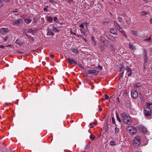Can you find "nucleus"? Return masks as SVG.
I'll return each mask as SVG.
<instances>
[{
  "instance_id": "nucleus-1",
  "label": "nucleus",
  "mask_w": 152,
  "mask_h": 152,
  "mask_svg": "<svg viewBox=\"0 0 152 152\" xmlns=\"http://www.w3.org/2000/svg\"><path fill=\"white\" fill-rule=\"evenodd\" d=\"M121 120L125 123L128 125H130L132 123V121L127 113H123L121 114Z\"/></svg>"
},
{
  "instance_id": "nucleus-2",
  "label": "nucleus",
  "mask_w": 152,
  "mask_h": 152,
  "mask_svg": "<svg viewBox=\"0 0 152 152\" xmlns=\"http://www.w3.org/2000/svg\"><path fill=\"white\" fill-rule=\"evenodd\" d=\"M141 136H136L134 137L133 140V145L134 147L137 148L141 144Z\"/></svg>"
},
{
  "instance_id": "nucleus-3",
  "label": "nucleus",
  "mask_w": 152,
  "mask_h": 152,
  "mask_svg": "<svg viewBox=\"0 0 152 152\" xmlns=\"http://www.w3.org/2000/svg\"><path fill=\"white\" fill-rule=\"evenodd\" d=\"M126 129L130 135H132L137 132V129L135 127L128 126Z\"/></svg>"
},
{
  "instance_id": "nucleus-4",
  "label": "nucleus",
  "mask_w": 152,
  "mask_h": 152,
  "mask_svg": "<svg viewBox=\"0 0 152 152\" xmlns=\"http://www.w3.org/2000/svg\"><path fill=\"white\" fill-rule=\"evenodd\" d=\"M145 114L147 116H150L151 114V110L149 107H147L145 108Z\"/></svg>"
},
{
  "instance_id": "nucleus-5",
  "label": "nucleus",
  "mask_w": 152,
  "mask_h": 152,
  "mask_svg": "<svg viewBox=\"0 0 152 152\" xmlns=\"http://www.w3.org/2000/svg\"><path fill=\"white\" fill-rule=\"evenodd\" d=\"M138 93L136 90H132L131 91V96L134 99L138 97Z\"/></svg>"
},
{
  "instance_id": "nucleus-6",
  "label": "nucleus",
  "mask_w": 152,
  "mask_h": 152,
  "mask_svg": "<svg viewBox=\"0 0 152 152\" xmlns=\"http://www.w3.org/2000/svg\"><path fill=\"white\" fill-rule=\"evenodd\" d=\"M142 84L139 82H137L134 84V86L136 90L140 89L141 90L142 88L141 86Z\"/></svg>"
},
{
  "instance_id": "nucleus-7",
  "label": "nucleus",
  "mask_w": 152,
  "mask_h": 152,
  "mask_svg": "<svg viewBox=\"0 0 152 152\" xmlns=\"http://www.w3.org/2000/svg\"><path fill=\"white\" fill-rule=\"evenodd\" d=\"M23 20L22 19L19 18L12 22V24L14 26H18L20 23H22Z\"/></svg>"
},
{
  "instance_id": "nucleus-8",
  "label": "nucleus",
  "mask_w": 152,
  "mask_h": 152,
  "mask_svg": "<svg viewBox=\"0 0 152 152\" xmlns=\"http://www.w3.org/2000/svg\"><path fill=\"white\" fill-rule=\"evenodd\" d=\"M87 72L88 74H92L94 75H97L99 72V71L96 69H88Z\"/></svg>"
},
{
  "instance_id": "nucleus-9",
  "label": "nucleus",
  "mask_w": 152,
  "mask_h": 152,
  "mask_svg": "<svg viewBox=\"0 0 152 152\" xmlns=\"http://www.w3.org/2000/svg\"><path fill=\"white\" fill-rule=\"evenodd\" d=\"M9 31L8 28H2L0 29V33L2 34L7 33Z\"/></svg>"
},
{
  "instance_id": "nucleus-10",
  "label": "nucleus",
  "mask_w": 152,
  "mask_h": 152,
  "mask_svg": "<svg viewBox=\"0 0 152 152\" xmlns=\"http://www.w3.org/2000/svg\"><path fill=\"white\" fill-rule=\"evenodd\" d=\"M147 50L146 49L144 48L143 49V51L142 52V56L144 59H147Z\"/></svg>"
},
{
  "instance_id": "nucleus-11",
  "label": "nucleus",
  "mask_w": 152,
  "mask_h": 152,
  "mask_svg": "<svg viewBox=\"0 0 152 152\" xmlns=\"http://www.w3.org/2000/svg\"><path fill=\"white\" fill-rule=\"evenodd\" d=\"M66 61L68 62L69 64H77V63L75 61H74L72 59H71L70 58H68L66 59Z\"/></svg>"
},
{
  "instance_id": "nucleus-12",
  "label": "nucleus",
  "mask_w": 152,
  "mask_h": 152,
  "mask_svg": "<svg viewBox=\"0 0 152 152\" xmlns=\"http://www.w3.org/2000/svg\"><path fill=\"white\" fill-rule=\"evenodd\" d=\"M111 33L113 34L117 35V31L113 28H111L110 30Z\"/></svg>"
},
{
  "instance_id": "nucleus-13",
  "label": "nucleus",
  "mask_w": 152,
  "mask_h": 152,
  "mask_svg": "<svg viewBox=\"0 0 152 152\" xmlns=\"http://www.w3.org/2000/svg\"><path fill=\"white\" fill-rule=\"evenodd\" d=\"M36 30L33 29L32 28H29L27 31V33H30L33 35L36 32Z\"/></svg>"
},
{
  "instance_id": "nucleus-14",
  "label": "nucleus",
  "mask_w": 152,
  "mask_h": 152,
  "mask_svg": "<svg viewBox=\"0 0 152 152\" xmlns=\"http://www.w3.org/2000/svg\"><path fill=\"white\" fill-rule=\"evenodd\" d=\"M52 30L50 29H48L47 33V35H52L53 36L54 35V34L52 31Z\"/></svg>"
},
{
  "instance_id": "nucleus-15",
  "label": "nucleus",
  "mask_w": 152,
  "mask_h": 152,
  "mask_svg": "<svg viewBox=\"0 0 152 152\" xmlns=\"http://www.w3.org/2000/svg\"><path fill=\"white\" fill-rule=\"evenodd\" d=\"M15 42L19 45H21L25 44V42H24L22 41L21 42L18 39L16 40Z\"/></svg>"
},
{
  "instance_id": "nucleus-16",
  "label": "nucleus",
  "mask_w": 152,
  "mask_h": 152,
  "mask_svg": "<svg viewBox=\"0 0 152 152\" xmlns=\"http://www.w3.org/2000/svg\"><path fill=\"white\" fill-rule=\"evenodd\" d=\"M47 18V20L50 23H52L53 20V18L51 16H47L45 17Z\"/></svg>"
},
{
  "instance_id": "nucleus-17",
  "label": "nucleus",
  "mask_w": 152,
  "mask_h": 152,
  "mask_svg": "<svg viewBox=\"0 0 152 152\" xmlns=\"http://www.w3.org/2000/svg\"><path fill=\"white\" fill-rule=\"evenodd\" d=\"M108 39L110 40L114 41L115 40V39L114 37L111 35H108L107 37Z\"/></svg>"
},
{
  "instance_id": "nucleus-18",
  "label": "nucleus",
  "mask_w": 152,
  "mask_h": 152,
  "mask_svg": "<svg viewBox=\"0 0 152 152\" xmlns=\"http://www.w3.org/2000/svg\"><path fill=\"white\" fill-rule=\"evenodd\" d=\"M125 104L126 106L130 108L131 106V103L129 101H126L125 102Z\"/></svg>"
},
{
  "instance_id": "nucleus-19",
  "label": "nucleus",
  "mask_w": 152,
  "mask_h": 152,
  "mask_svg": "<svg viewBox=\"0 0 152 152\" xmlns=\"http://www.w3.org/2000/svg\"><path fill=\"white\" fill-rule=\"evenodd\" d=\"M125 70L127 71V72H130L132 71V69H131L129 66H126L125 68Z\"/></svg>"
},
{
  "instance_id": "nucleus-20",
  "label": "nucleus",
  "mask_w": 152,
  "mask_h": 152,
  "mask_svg": "<svg viewBox=\"0 0 152 152\" xmlns=\"http://www.w3.org/2000/svg\"><path fill=\"white\" fill-rule=\"evenodd\" d=\"M32 21V19H24V21L27 24H28L30 23Z\"/></svg>"
},
{
  "instance_id": "nucleus-21",
  "label": "nucleus",
  "mask_w": 152,
  "mask_h": 152,
  "mask_svg": "<svg viewBox=\"0 0 152 152\" xmlns=\"http://www.w3.org/2000/svg\"><path fill=\"white\" fill-rule=\"evenodd\" d=\"M71 51L74 53H77L78 52V50L77 48H75L71 49Z\"/></svg>"
},
{
  "instance_id": "nucleus-22",
  "label": "nucleus",
  "mask_w": 152,
  "mask_h": 152,
  "mask_svg": "<svg viewBox=\"0 0 152 152\" xmlns=\"http://www.w3.org/2000/svg\"><path fill=\"white\" fill-rule=\"evenodd\" d=\"M52 30L54 32H58L59 31L54 26H53Z\"/></svg>"
},
{
  "instance_id": "nucleus-23",
  "label": "nucleus",
  "mask_w": 152,
  "mask_h": 152,
  "mask_svg": "<svg viewBox=\"0 0 152 152\" xmlns=\"http://www.w3.org/2000/svg\"><path fill=\"white\" fill-rule=\"evenodd\" d=\"M53 19L54 22L57 23H58V20L57 16H55L53 17Z\"/></svg>"
},
{
  "instance_id": "nucleus-24",
  "label": "nucleus",
  "mask_w": 152,
  "mask_h": 152,
  "mask_svg": "<svg viewBox=\"0 0 152 152\" xmlns=\"http://www.w3.org/2000/svg\"><path fill=\"white\" fill-rule=\"evenodd\" d=\"M119 132V129L118 128L116 127L115 129V132L114 134H116Z\"/></svg>"
},
{
  "instance_id": "nucleus-25",
  "label": "nucleus",
  "mask_w": 152,
  "mask_h": 152,
  "mask_svg": "<svg viewBox=\"0 0 152 152\" xmlns=\"http://www.w3.org/2000/svg\"><path fill=\"white\" fill-rule=\"evenodd\" d=\"M129 47L132 50H133L135 49L134 47L131 43H129Z\"/></svg>"
},
{
  "instance_id": "nucleus-26",
  "label": "nucleus",
  "mask_w": 152,
  "mask_h": 152,
  "mask_svg": "<svg viewBox=\"0 0 152 152\" xmlns=\"http://www.w3.org/2000/svg\"><path fill=\"white\" fill-rule=\"evenodd\" d=\"M110 145L112 146L115 145V142L113 140H111L110 142Z\"/></svg>"
},
{
  "instance_id": "nucleus-27",
  "label": "nucleus",
  "mask_w": 152,
  "mask_h": 152,
  "mask_svg": "<svg viewBox=\"0 0 152 152\" xmlns=\"http://www.w3.org/2000/svg\"><path fill=\"white\" fill-rule=\"evenodd\" d=\"M90 139L92 140H93L95 139V137L93 134H91L89 137Z\"/></svg>"
},
{
  "instance_id": "nucleus-28",
  "label": "nucleus",
  "mask_w": 152,
  "mask_h": 152,
  "mask_svg": "<svg viewBox=\"0 0 152 152\" xmlns=\"http://www.w3.org/2000/svg\"><path fill=\"white\" fill-rule=\"evenodd\" d=\"M114 24L115 27L116 28L117 27H119L120 25L118 24L117 22L115 21H114Z\"/></svg>"
},
{
  "instance_id": "nucleus-29",
  "label": "nucleus",
  "mask_w": 152,
  "mask_h": 152,
  "mask_svg": "<svg viewBox=\"0 0 152 152\" xmlns=\"http://www.w3.org/2000/svg\"><path fill=\"white\" fill-rule=\"evenodd\" d=\"M89 125L90 126V127L92 128L94 127V126L96 125V124L95 122H93L90 123Z\"/></svg>"
},
{
  "instance_id": "nucleus-30",
  "label": "nucleus",
  "mask_w": 152,
  "mask_h": 152,
  "mask_svg": "<svg viewBox=\"0 0 152 152\" xmlns=\"http://www.w3.org/2000/svg\"><path fill=\"white\" fill-rule=\"evenodd\" d=\"M132 34L134 36H138V34L137 31L133 30L132 31Z\"/></svg>"
},
{
  "instance_id": "nucleus-31",
  "label": "nucleus",
  "mask_w": 152,
  "mask_h": 152,
  "mask_svg": "<svg viewBox=\"0 0 152 152\" xmlns=\"http://www.w3.org/2000/svg\"><path fill=\"white\" fill-rule=\"evenodd\" d=\"M103 43L104 44V46L106 47L108 46L109 45V42L107 41H105L104 42H103Z\"/></svg>"
},
{
  "instance_id": "nucleus-32",
  "label": "nucleus",
  "mask_w": 152,
  "mask_h": 152,
  "mask_svg": "<svg viewBox=\"0 0 152 152\" xmlns=\"http://www.w3.org/2000/svg\"><path fill=\"white\" fill-rule=\"evenodd\" d=\"M100 50L101 51H103L104 50V46H100L99 47Z\"/></svg>"
},
{
  "instance_id": "nucleus-33",
  "label": "nucleus",
  "mask_w": 152,
  "mask_h": 152,
  "mask_svg": "<svg viewBox=\"0 0 152 152\" xmlns=\"http://www.w3.org/2000/svg\"><path fill=\"white\" fill-rule=\"evenodd\" d=\"M3 6V1L1 0H0V8H1Z\"/></svg>"
},
{
  "instance_id": "nucleus-34",
  "label": "nucleus",
  "mask_w": 152,
  "mask_h": 152,
  "mask_svg": "<svg viewBox=\"0 0 152 152\" xmlns=\"http://www.w3.org/2000/svg\"><path fill=\"white\" fill-rule=\"evenodd\" d=\"M120 32L122 33L123 35H124L125 37H126V34L123 30H122L120 31Z\"/></svg>"
},
{
  "instance_id": "nucleus-35",
  "label": "nucleus",
  "mask_w": 152,
  "mask_h": 152,
  "mask_svg": "<svg viewBox=\"0 0 152 152\" xmlns=\"http://www.w3.org/2000/svg\"><path fill=\"white\" fill-rule=\"evenodd\" d=\"M120 32L122 33L123 35H124L125 37H126V34L123 30H122L120 31Z\"/></svg>"
},
{
  "instance_id": "nucleus-36",
  "label": "nucleus",
  "mask_w": 152,
  "mask_h": 152,
  "mask_svg": "<svg viewBox=\"0 0 152 152\" xmlns=\"http://www.w3.org/2000/svg\"><path fill=\"white\" fill-rule=\"evenodd\" d=\"M120 32L122 33L123 35H124L125 37H126V34L123 30H122L120 31Z\"/></svg>"
},
{
  "instance_id": "nucleus-37",
  "label": "nucleus",
  "mask_w": 152,
  "mask_h": 152,
  "mask_svg": "<svg viewBox=\"0 0 152 152\" xmlns=\"http://www.w3.org/2000/svg\"><path fill=\"white\" fill-rule=\"evenodd\" d=\"M33 20L34 21V23H36V24H37V18H36L35 17H34L33 19Z\"/></svg>"
},
{
  "instance_id": "nucleus-38",
  "label": "nucleus",
  "mask_w": 152,
  "mask_h": 152,
  "mask_svg": "<svg viewBox=\"0 0 152 152\" xmlns=\"http://www.w3.org/2000/svg\"><path fill=\"white\" fill-rule=\"evenodd\" d=\"M101 39L103 43L104 42L106 41L105 39L103 37H101Z\"/></svg>"
},
{
  "instance_id": "nucleus-39",
  "label": "nucleus",
  "mask_w": 152,
  "mask_h": 152,
  "mask_svg": "<svg viewBox=\"0 0 152 152\" xmlns=\"http://www.w3.org/2000/svg\"><path fill=\"white\" fill-rule=\"evenodd\" d=\"M48 6H45L43 8V10L45 11H46L47 12H48L47 8H48Z\"/></svg>"
},
{
  "instance_id": "nucleus-40",
  "label": "nucleus",
  "mask_w": 152,
  "mask_h": 152,
  "mask_svg": "<svg viewBox=\"0 0 152 152\" xmlns=\"http://www.w3.org/2000/svg\"><path fill=\"white\" fill-rule=\"evenodd\" d=\"M116 28L120 31L122 30V28L120 26L119 27H117Z\"/></svg>"
},
{
  "instance_id": "nucleus-41",
  "label": "nucleus",
  "mask_w": 152,
  "mask_h": 152,
  "mask_svg": "<svg viewBox=\"0 0 152 152\" xmlns=\"http://www.w3.org/2000/svg\"><path fill=\"white\" fill-rule=\"evenodd\" d=\"M142 129L143 132L144 133H146L147 132V130L145 128L143 127Z\"/></svg>"
},
{
  "instance_id": "nucleus-42",
  "label": "nucleus",
  "mask_w": 152,
  "mask_h": 152,
  "mask_svg": "<svg viewBox=\"0 0 152 152\" xmlns=\"http://www.w3.org/2000/svg\"><path fill=\"white\" fill-rule=\"evenodd\" d=\"M104 96H105V99H109V97L107 96V94H105L104 95Z\"/></svg>"
},
{
  "instance_id": "nucleus-43",
  "label": "nucleus",
  "mask_w": 152,
  "mask_h": 152,
  "mask_svg": "<svg viewBox=\"0 0 152 152\" xmlns=\"http://www.w3.org/2000/svg\"><path fill=\"white\" fill-rule=\"evenodd\" d=\"M79 26L82 28H84V24H83V23H82L80 25H79Z\"/></svg>"
},
{
  "instance_id": "nucleus-44",
  "label": "nucleus",
  "mask_w": 152,
  "mask_h": 152,
  "mask_svg": "<svg viewBox=\"0 0 152 152\" xmlns=\"http://www.w3.org/2000/svg\"><path fill=\"white\" fill-rule=\"evenodd\" d=\"M112 123L113 124H115V119L114 117H112Z\"/></svg>"
},
{
  "instance_id": "nucleus-45",
  "label": "nucleus",
  "mask_w": 152,
  "mask_h": 152,
  "mask_svg": "<svg viewBox=\"0 0 152 152\" xmlns=\"http://www.w3.org/2000/svg\"><path fill=\"white\" fill-rule=\"evenodd\" d=\"M132 71L130 72H129V73L127 74L128 76L129 77V76H131L132 74Z\"/></svg>"
},
{
  "instance_id": "nucleus-46",
  "label": "nucleus",
  "mask_w": 152,
  "mask_h": 152,
  "mask_svg": "<svg viewBox=\"0 0 152 152\" xmlns=\"http://www.w3.org/2000/svg\"><path fill=\"white\" fill-rule=\"evenodd\" d=\"M117 120L119 122H121V120L118 116H117Z\"/></svg>"
},
{
  "instance_id": "nucleus-47",
  "label": "nucleus",
  "mask_w": 152,
  "mask_h": 152,
  "mask_svg": "<svg viewBox=\"0 0 152 152\" xmlns=\"http://www.w3.org/2000/svg\"><path fill=\"white\" fill-rule=\"evenodd\" d=\"M41 20L42 21V23H44L45 22V19L44 18H41Z\"/></svg>"
},
{
  "instance_id": "nucleus-48",
  "label": "nucleus",
  "mask_w": 152,
  "mask_h": 152,
  "mask_svg": "<svg viewBox=\"0 0 152 152\" xmlns=\"http://www.w3.org/2000/svg\"><path fill=\"white\" fill-rule=\"evenodd\" d=\"M118 21L120 22H121L122 20V18L120 17H118Z\"/></svg>"
},
{
  "instance_id": "nucleus-49",
  "label": "nucleus",
  "mask_w": 152,
  "mask_h": 152,
  "mask_svg": "<svg viewBox=\"0 0 152 152\" xmlns=\"http://www.w3.org/2000/svg\"><path fill=\"white\" fill-rule=\"evenodd\" d=\"M26 36L28 37V38L29 39H31L32 37L31 36L28 34H26Z\"/></svg>"
},
{
  "instance_id": "nucleus-50",
  "label": "nucleus",
  "mask_w": 152,
  "mask_h": 152,
  "mask_svg": "<svg viewBox=\"0 0 152 152\" xmlns=\"http://www.w3.org/2000/svg\"><path fill=\"white\" fill-rule=\"evenodd\" d=\"M151 105H152V104H151L150 103L147 102V105L148 106V107H149Z\"/></svg>"
},
{
  "instance_id": "nucleus-51",
  "label": "nucleus",
  "mask_w": 152,
  "mask_h": 152,
  "mask_svg": "<svg viewBox=\"0 0 152 152\" xmlns=\"http://www.w3.org/2000/svg\"><path fill=\"white\" fill-rule=\"evenodd\" d=\"M89 148L88 145L87 144L86 145L85 147V149H88Z\"/></svg>"
},
{
  "instance_id": "nucleus-52",
  "label": "nucleus",
  "mask_w": 152,
  "mask_h": 152,
  "mask_svg": "<svg viewBox=\"0 0 152 152\" xmlns=\"http://www.w3.org/2000/svg\"><path fill=\"white\" fill-rule=\"evenodd\" d=\"M67 1L70 4L72 2L73 0H67Z\"/></svg>"
},
{
  "instance_id": "nucleus-53",
  "label": "nucleus",
  "mask_w": 152,
  "mask_h": 152,
  "mask_svg": "<svg viewBox=\"0 0 152 152\" xmlns=\"http://www.w3.org/2000/svg\"><path fill=\"white\" fill-rule=\"evenodd\" d=\"M142 14L143 15H144L147 14V13L145 12L142 11Z\"/></svg>"
},
{
  "instance_id": "nucleus-54",
  "label": "nucleus",
  "mask_w": 152,
  "mask_h": 152,
  "mask_svg": "<svg viewBox=\"0 0 152 152\" xmlns=\"http://www.w3.org/2000/svg\"><path fill=\"white\" fill-rule=\"evenodd\" d=\"M146 40L148 42H150L151 40V39L150 38H148Z\"/></svg>"
},
{
  "instance_id": "nucleus-55",
  "label": "nucleus",
  "mask_w": 152,
  "mask_h": 152,
  "mask_svg": "<svg viewBox=\"0 0 152 152\" xmlns=\"http://www.w3.org/2000/svg\"><path fill=\"white\" fill-rule=\"evenodd\" d=\"M110 48L111 49H112L113 48V46L112 45H110Z\"/></svg>"
},
{
  "instance_id": "nucleus-56",
  "label": "nucleus",
  "mask_w": 152,
  "mask_h": 152,
  "mask_svg": "<svg viewBox=\"0 0 152 152\" xmlns=\"http://www.w3.org/2000/svg\"><path fill=\"white\" fill-rule=\"evenodd\" d=\"M7 37H6L5 38H4V41H7Z\"/></svg>"
},
{
  "instance_id": "nucleus-57",
  "label": "nucleus",
  "mask_w": 152,
  "mask_h": 152,
  "mask_svg": "<svg viewBox=\"0 0 152 152\" xmlns=\"http://www.w3.org/2000/svg\"><path fill=\"white\" fill-rule=\"evenodd\" d=\"M124 71H123L121 73V76H123L124 75Z\"/></svg>"
},
{
  "instance_id": "nucleus-58",
  "label": "nucleus",
  "mask_w": 152,
  "mask_h": 152,
  "mask_svg": "<svg viewBox=\"0 0 152 152\" xmlns=\"http://www.w3.org/2000/svg\"><path fill=\"white\" fill-rule=\"evenodd\" d=\"M98 68H99L100 69L102 70V67L100 66H98Z\"/></svg>"
},
{
  "instance_id": "nucleus-59",
  "label": "nucleus",
  "mask_w": 152,
  "mask_h": 152,
  "mask_svg": "<svg viewBox=\"0 0 152 152\" xmlns=\"http://www.w3.org/2000/svg\"><path fill=\"white\" fill-rule=\"evenodd\" d=\"M4 47V46L3 45H1L0 46V48H3Z\"/></svg>"
},
{
  "instance_id": "nucleus-60",
  "label": "nucleus",
  "mask_w": 152,
  "mask_h": 152,
  "mask_svg": "<svg viewBox=\"0 0 152 152\" xmlns=\"http://www.w3.org/2000/svg\"><path fill=\"white\" fill-rule=\"evenodd\" d=\"M50 57L52 58H54V56L53 55H50Z\"/></svg>"
},
{
  "instance_id": "nucleus-61",
  "label": "nucleus",
  "mask_w": 152,
  "mask_h": 152,
  "mask_svg": "<svg viewBox=\"0 0 152 152\" xmlns=\"http://www.w3.org/2000/svg\"><path fill=\"white\" fill-rule=\"evenodd\" d=\"M31 41H34V38L33 37H32L30 39Z\"/></svg>"
},
{
  "instance_id": "nucleus-62",
  "label": "nucleus",
  "mask_w": 152,
  "mask_h": 152,
  "mask_svg": "<svg viewBox=\"0 0 152 152\" xmlns=\"http://www.w3.org/2000/svg\"><path fill=\"white\" fill-rule=\"evenodd\" d=\"M150 23H152V18H151L150 20Z\"/></svg>"
},
{
  "instance_id": "nucleus-63",
  "label": "nucleus",
  "mask_w": 152,
  "mask_h": 152,
  "mask_svg": "<svg viewBox=\"0 0 152 152\" xmlns=\"http://www.w3.org/2000/svg\"><path fill=\"white\" fill-rule=\"evenodd\" d=\"M83 24H84V25H85L86 26L87 25V23H83Z\"/></svg>"
},
{
  "instance_id": "nucleus-64",
  "label": "nucleus",
  "mask_w": 152,
  "mask_h": 152,
  "mask_svg": "<svg viewBox=\"0 0 152 152\" xmlns=\"http://www.w3.org/2000/svg\"><path fill=\"white\" fill-rule=\"evenodd\" d=\"M99 110L100 112H101L102 110V109L101 108H100L99 109Z\"/></svg>"
}]
</instances>
